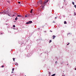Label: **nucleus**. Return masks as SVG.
Masks as SVG:
<instances>
[{
  "mask_svg": "<svg viewBox=\"0 0 76 76\" xmlns=\"http://www.w3.org/2000/svg\"><path fill=\"white\" fill-rule=\"evenodd\" d=\"M70 44V43H68V44Z\"/></svg>",
  "mask_w": 76,
  "mask_h": 76,
  "instance_id": "c756f323",
  "label": "nucleus"
},
{
  "mask_svg": "<svg viewBox=\"0 0 76 76\" xmlns=\"http://www.w3.org/2000/svg\"><path fill=\"white\" fill-rule=\"evenodd\" d=\"M67 45H69V44H67Z\"/></svg>",
  "mask_w": 76,
  "mask_h": 76,
  "instance_id": "cd10ccee",
  "label": "nucleus"
},
{
  "mask_svg": "<svg viewBox=\"0 0 76 76\" xmlns=\"http://www.w3.org/2000/svg\"><path fill=\"white\" fill-rule=\"evenodd\" d=\"M12 71H14V68H12Z\"/></svg>",
  "mask_w": 76,
  "mask_h": 76,
  "instance_id": "f3484780",
  "label": "nucleus"
},
{
  "mask_svg": "<svg viewBox=\"0 0 76 76\" xmlns=\"http://www.w3.org/2000/svg\"><path fill=\"white\" fill-rule=\"evenodd\" d=\"M28 16H29V15H25V18H26L27 17H28Z\"/></svg>",
  "mask_w": 76,
  "mask_h": 76,
  "instance_id": "0eeeda50",
  "label": "nucleus"
},
{
  "mask_svg": "<svg viewBox=\"0 0 76 76\" xmlns=\"http://www.w3.org/2000/svg\"><path fill=\"white\" fill-rule=\"evenodd\" d=\"M32 10H32V9H31L30 11V13H32Z\"/></svg>",
  "mask_w": 76,
  "mask_h": 76,
  "instance_id": "423d86ee",
  "label": "nucleus"
},
{
  "mask_svg": "<svg viewBox=\"0 0 76 76\" xmlns=\"http://www.w3.org/2000/svg\"><path fill=\"white\" fill-rule=\"evenodd\" d=\"M49 1V0H45V1L44 2V4H45V3H47Z\"/></svg>",
  "mask_w": 76,
  "mask_h": 76,
  "instance_id": "7ed1b4c3",
  "label": "nucleus"
},
{
  "mask_svg": "<svg viewBox=\"0 0 76 76\" xmlns=\"http://www.w3.org/2000/svg\"><path fill=\"white\" fill-rule=\"evenodd\" d=\"M49 75H51V73H50V72H49Z\"/></svg>",
  "mask_w": 76,
  "mask_h": 76,
  "instance_id": "5701e85b",
  "label": "nucleus"
},
{
  "mask_svg": "<svg viewBox=\"0 0 76 76\" xmlns=\"http://www.w3.org/2000/svg\"><path fill=\"white\" fill-rule=\"evenodd\" d=\"M9 16H10V15H8Z\"/></svg>",
  "mask_w": 76,
  "mask_h": 76,
  "instance_id": "2f4dec72",
  "label": "nucleus"
},
{
  "mask_svg": "<svg viewBox=\"0 0 76 76\" xmlns=\"http://www.w3.org/2000/svg\"><path fill=\"white\" fill-rule=\"evenodd\" d=\"M75 70H76V68L75 69Z\"/></svg>",
  "mask_w": 76,
  "mask_h": 76,
  "instance_id": "c85d7f7f",
  "label": "nucleus"
},
{
  "mask_svg": "<svg viewBox=\"0 0 76 76\" xmlns=\"http://www.w3.org/2000/svg\"><path fill=\"white\" fill-rule=\"evenodd\" d=\"M67 65H68V64H67Z\"/></svg>",
  "mask_w": 76,
  "mask_h": 76,
  "instance_id": "f704fd0d",
  "label": "nucleus"
},
{
  "mask_svg": "<svg viewBox=\"0 0 76 76\" xmlns=\"http://www.w3.org/2000/svg\"><path fill=\"white\" fill-rule=\"evenodd\" d=\"M55 19H57V18L56 17H55Z\"/></svg>",
  "mask_w": 76,
  "mask_h": 76,
  "instance_id": "a878e982",
  "label": "nucleus"
},
{
  "mask_svg": "<svg viewBox=\"0 0 76 76\" xmlns=\"http://www.w3.org/2000/svg\"><path fill=\"white\" fill-rule=\"evenodd\" d=\"M17 19H18V17H16V18H15V20H17Z\"/></svg>",
  "mask_w": 76,
  "mask_h": 76,
  "instance_id": "6e6552de",
  "label": "nucleus"
},
{
  "mask_svg": "<svg viewBox=\"0 0 76 76\" xmlns=\"http://www.w3.org/2000/svg\"><path fill=\"white\" fill-rule=\"evenodd\" d=\"M55 63H56V64H57V61H56V62H55Z\"/></svg>",
  "mask_w": 76,
  "mask_h": 76,
  "instance_id": "aec40b11",
  "label": "nucleus"
},
{
  "mask_svg": "<svg viewBox=\"0 0 76 76\" xmlns=\"http://www.w3.org/2000/svg\"><path fill=\"white\" fill-rule=\"evenodd\" d=\"M4 67V65L2 66H1V67Z\"/></svg>",
  "mask_w": 76,
  "mask_h": 76,
  "instance_id": "6ab92c4d",
  "label": "nucleus"
},
{
  "mask_svg": "<svg viewBox=\"0 0 76 76\" xmlns=\"http://www.w3.org/2000/svg\"><path fill=\"white\" fill-rule=\"evenodd\" d=\"M13 27L14 28L15 27V25H13Z\"/></svg>",
  "mask_w": 76,
  "mask_h": 76,
  "instance_id": "a211bd4d",
  "label": "nucleus"
},
{
  "mask_svg": "<svg viewBox=\"0 0 76 76\" xmlns=\"http://www.w3.org/2000/svg\"><path fill=\"white\" fill-rule=\"evenodd\" d=\"M25 76H26V75H25Z\"/></svg>",
  "mask_w": 76,
  "mask_h": 76,
  "instance_id": "c9c22d12",
  "label": "nucleus"
},
{
  "mask_svg": "<svg viewBox=\"0 0 76 76\" xmlns=\"http://www.w3.org/2000/svg\"><path fill=\"white\" fill-rule=\"evenodd\" d=\"M74 7L76 8V5H74Z\"/></svg>",
  "mask_w": 76,
  "mask_h": 76,
  "instance_id": "4be33fe9",
  "label": "nucleus"
},
{
  "mask_svg": "<svg viewBox=\"0 0 76 76\" xmlns=\"http://www.w3.org/2000/svg\"><path fill=\"white\" fill-rule=\"evenodd\" d=\"M12 73H13V72L12 71Z\"/></svg>",
  "mask_w": 76,
  "mask_h": 76,
  "instance_id": "7c9ffc66",
  "label": "nucleus"
},
{
  "mask_svg": "<svg viewBox=\"0 0 76 76\" xmlns=\"http://www.w3.org/2000/svg\"><path fill=\"white\" fill-rule=\"evenodd\" d=\"M72 4H73V5H75V3L73 2H72Z\"/></svg>",
  "mask_w": 76,
  "mask_h": 76,
  "instance_id": "dca6fc26",
  "label": "nucleus"
},
{
  "mask_svg": "<svg viewBox=\"0 0 76 76\" xmlns=\"http://www.w3.org/2000/svg\"><path fill=\"white\" fill-rule=\"evenodd\" d=\"M18 17H21V15H18Z\"/></svg>",
  "mask_w": 76,
  "mask_h": 76,
  "instance_id": "9b49d317",
  "label": "nucleus"
},
{
  "mask_svg": "<svg viewBox=\"0 0 76 76\" xmlns=\"http://www.w3.org/2000/svg\"><path fill=\"white\" fill-rule=\"evenodd\" d=\"M39 3L40 4H42V1L40 0V1H39Z\"/></svg>",
  "mask_w": 76,
  "mask_h": 76,
  "instance_id": "20e7f679",
  "label": "nucleus"
},
{
  "mask_svg": "<svg viewBox=\"0 0 76 76\" xmlns=\"http://www.w3.org/2000/svg\"><path fill=\"white\" fill-rule=\"evenodd\" d=\"M44 6L42 7V9H44Z\"/></svg>",
  "mask_w": 76,
  "mask_h": 76,
  "instance_id": "4468645a",
  "label": "nucleus"
},
{
  "mask_svg": "<svg viewBox=\"0 0 76 76\" xmlns=\"http://www.w3.org/2000/svg\"><path fill=\"white\" fill-rule=\"evenodd\" d=\"M3 13H5V14H8V13H9V11H8L7 10L5 11H4L2 12Z\"/></svg>",
  "mask_w": 76,
  "mask_h": 76,
  "instance_id": "f257e3e1",
  "label": "nucleus"
},
{
  "mask_svg": "<svg viewBox=\"0 0 76 76\" xmlns=\"http://www.w3.org/2000/svg\"><path fill=\"white\" fill-rule=\"evenodd\" d=\"M56 75V74H53L51 76H54Z\"/></svg>",
  "mask_w": 76,
  "mask_h": 76,
  "instance_id": "1a4fd4ad",
  "label": "nucleus"
},
{
  "mask_svg": "<svg viewBox=\"0 0 76 76\" xmlns=\"http://www.w3.org/2000/svg\"><path fill=\"white\" fill-rule=\"evenodd\" d=\"M32 23V21H29L28 22L26 23V24H30V23Z\"/></svg>",
  "mask_w": 76,
  "mask_h": 76,
  "instance_id": "f03ea898",
  "label": "nucleus"
},
{
  "mask_svg": "<svg viewBox=\"0 0 76 76\" xmlns=\"http://www.w3.org/2000/svg\"><path fill=\"white\" fill-rule=\"evenodd\" d=\"M18 4H20V2H18Z\"/></svg>",
  "mask_w": 76,
  "mask_h": 76,
  "instance_id": "412c9836",
  "label": "nucleus"
},
{
  "mask_svg": "<svg viewBox=\"0 0 76 76\" xmlns=\"http://www.w3.org/2000/svg\"><path fill=\"white\" fill-rule=\"evenodd\" d=\"M51 32H53V31H50V32H51Z\"/></svg>",
  "mask_w": 76,
  "mask_h": 76,
  "instance_id": "bb28decb",
  "label": "nucleus"
},
{
  "mask_svg": "<svg viewBox=\"0 0 76 76\" xmlns=\"http://www.w3.org/2000/svg\"><path fill=\"white\" fill-rule=\"evenodd\" d=\"M53 39H54V38H56V36H54V35H53Z\"/></svg>",
  "mask_w": 76,
  "mask_h": 76,
  "instance_id": "39448f33",
  "label": "nucleus"
},
{
  "mask_svg": "<svg viewBox=\"0 0 76 76\" xmlns=\"http://www.w3.org/2000/svg\"><path fill=\"white\" fill-rule=\"evenodd\" d=\"M13 61H15V58H13Z\"/></svg>",
  "mask_w": 76,
  "mask_h": 76,
  "instance_id": "ddd939ff",
  "label": "nucleus"
},
{
  "mask_svg": "<svg viewBox=\"0 0 76 76\" xmlns=\"http://www.w3.org/2000/svg\"><path fill=\"white\" fill-rule=\"evenodd\" d=\"M12 16H13V15Z\"/></svg>",
  "mask_w": 76,
  "mask_h": 76,
  "instance_id": "72a5a7b5",
  "label": "nucleus"
},
{
  "mask_svg": "<svg viewBox=\"0 0 76 76\" xmlns=\"http://www.w3.org/2000/svg\"><path fill=\"white\" fill-rule=\"evenodd\" d=\"M45 32H47V31H45Z\"/></svg>",
  "mask_w": 76,
  "mask_h": 76,
  "instance_id": "393cba45",
  "label": "nucleus"
},
{
  "mask_svg": "<svg viewBox=\"0 0 76 76\" xmlns=\"http://www.w3.org/2000/svg\"><path fill=\"white\" fill-rule=\"evenodd\" d=\"M53 23H55V22L54 21H53Z\"/></svg>",
  "mask_w": 76,
  "mask_h": 76,
  "instance_id": "b1692460",
  "label": "nucleus"
},
{
  "mask_svg": "<svg viewBox=\"0 0 76 76\" xmlns=\"http://www.w3.org/2000/svg\"><path fill=\"white\" fill-rule=\"evenodd\" d=\"M12 16H13V15Z\"/></svg>",
  "mask_w": 76,
  "mask_h": 76,
  "instance_id": "473e14b6",
  "label": "nucleus"
},
{
  "mask_svg": "<svg viewBox=\"0 0 76 76\" xmlns=\"http://www.w3.org/2000/svg\"><path fill=\"white\" fill-rule=\"evenodd\" d=\"M52 41H51V40H50L49 42V43H50V42H51Z\"/></svg>",
  "mask_w": 76,
  "mask_h": 76,
  "instance_id": "2eb2a0df",
  "label": "nucleus"
},
{
  "mask_svg": "<svg viewBox=\"0 0 76 76\" xmlns=\"http://www.w3.org/2000/svg\"><path fill=\"white\" fill-rule=\"evenodd\" d=\"M0 35H3V33L1 32H0Z\"/></svg>",
  "mask_w": 76,
  "mask_h": 76,
  "instance_id": "f8f14e48",
  "label": "nucleus"
},
{
  "mask_svg": "<svg viewBox=\"0 0 76 76\" xmlns=\"http://www.w3.org/2000/svg\"><path fill=\"white\" fill-rule=\"evenodd\" d=\"M67 24V23H66V21H64V24Z\"/></svg>",
  "mask_w": 76,
  "mask_h": 76,
  "instance_id": "9d476101",
  "label": "nucleus"
}]
</instances>
